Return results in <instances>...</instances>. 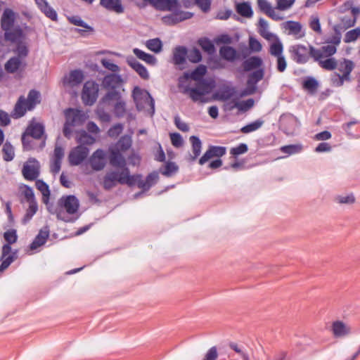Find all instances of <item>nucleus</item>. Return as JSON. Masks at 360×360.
Listing matches in <instances>:
<instances>
[{"instance_id": "obj_15", "label": "nucleus", "mask_w": 360, "mask_h": 360, "mask_svg": "<svg viewBox=\"0 0 360 360\" xmlns=\"http://www.w3.org/2000/svg\"><path fill=\"white\" fill-rule=\"evenodd\" d=\"M123 82V79L120 75L108 73L103 77L102 86L108 90H112L120 87Z\"/></svg>"}, {"instance_id": "obj_13", "label": "nucleus", "mask_w": 360, "mask_h": 360, "mask_svg": "<svg viewBox=\"0 0 360 360\" xmlns=\"http://www.w3.org/2000/svg\"><path fill=\"white\" fill-rule=\"evenodd\" d=\"M89 148L85 146L75 147L69 154V162L71 165H80L88 156Z\"/></svg>"}, {"instance_id": "obj_34", "label": "nucleus", "mask_w": 360, "mask_h": 360, "mask_svg": "<svg viewBox=\"0 0 360 360\" xmlns=\"http://www.w3.org/2000/svg\"><path fill=\"white\" fill-rule=\"evenodd\" d=\"M96 139L91 134H88L85 130H80L76 132V141L78 146H87L92 145Z\"/></svg>"}, {"instance_id": "obj_3", "label": "nucleus", "mask_w": 360, "mask_h": 360, "mask_svg": "<svg viewBox=\"0 0 360 360\" xmlns=\"http://www.w3.org/2000/svg\"><path fill=\"white\" fill-rule=\"evenodd\" d=\"M131 96L139 112H155V100L148 91L136 86Z\"/></svg>"}, {"instance_id": "obj_37", "label": "nucleus", "mask_w": 360, "mask_h": 360, "mask_svg": "<svg viewBox=\"0 0 360 360\" xmlns=\"http://www.w3.org/2000/svg\"><path fill=\"white\" fill-rule=\"evenodd\" d=\"M236 12L244 18H252L253 16V10L249 1L237 3L236 5Z\"/></svg>"}, {"instance_id": "obj_26", "label": "nucleus", "mask_w": 360, "mask_h": 360, "mask_svg": "<svg viewBox=\"0 0 360 360\" xmlns=\"http://www.w3.org/2000/svg\"><path fill=\"white\" fill-rule=\"evenodd\" d=\"M15 23V13L10 8L4 10L1 19V27L3 30H11Z\"/></svg>"}, {"instance_id": "obj_40", "label": "nucleus", "mask_w": 360, "mask_h": 360, "mask_svg": "<svg viewBox=\"0 0 360 360\" xmlns=\"http://www.w3.org/2000/svg\"><path fill=\"white\" fill-rule=\"evenodd\" d=\"M198 44L209 55H212L216 51L214 42L207 37L200 38L198 40Z\"/></svg>"}, {"instance_id": "obj_14", "label": "nucleus", "mask_w": 360, "mask_h": 360, "mask_svg": "<svg viewBox=\"0 0 360 360\" xmlns=\"http://www.w3.org/2000/svg\"><path fill=\"white\" fill-rule=\"evenodd\" d=\"M207 73V66L205 65H199L191 72H185L183 76L180 77L179 81L180 83L187 81L188 79H193L196 82H199L201 79H204L203 77Z\"/></svg>"}, {"instance_id": "obj_55", "label": "nucleus", "mask_w": 360, "mask_h": 360, "mask_svg": "<svg viewBox=\"0 0 360 360\" xmlns=\"http://www.w3.org/2000/svg\"><path fill=\"white\" fill-rule=\"evenodd\" d=\"M280 150L288 155H291L300 153L302 150V146L301 144H290L281 147Z\"/></svg>"}, {"instance_id": "obj_51", "label": "nucleus", "mask_w": 360, "mask_h": 360, "mask_svg": "<svg viewBox=\"0 0 360 360\" xmlns=\"http://www.w3.org/2000/svg\"><path fill=\"white\" fill-rule=\"evenodd\" d=\"M35 185L37 188L41 191L42 194V199L46 198V201L48 202V199L51 195V191L49 185L42 179H37Z\"/></svg>"}, {"instance_id": "obj_19", "label": "nucleus", "mask_w": 360, "mask_h": 360, "mask_svg": "<svg viewBox=\"0 0 360 360\" xmlns=\"http://www.w3.org/2000/svg\"><path fill=\"white\" fill-rule=\"evenodd\" d=\"M354 64L352 60L349 59H344L343 63L339 65L338 70L342 72V75H338L339 77L338 85L343 84L344 79L349 80L350 73L353 70Z\"/></svg>"}, {"instance_id": "obj_49", "label": "nucleus", "mask_w": 360, "mask_h": 360, "mask_svg": "<svg viewBox=\"0 0 360 360\" xmlns=\"http://www.w3.org/2000/svg\"><path fill=\"white\" fill-rule=\"evenodd\" d=\"M273 39H275V41L273 42L270 46V53L276 57L283 55V46L282 42L280 41L279 38L276 34L275 37H273Z\"/></svg>"}, {"instance_id": "obj_39", "label": "nucleus", "mask_w": 360, "mask_h": 360, "mask_svg": "<svg viewBox=\"0 0 360 360\" xmlns=\"http://www.w3.org/2000/svg\"><path fill=\"white\" fill-rule=\"evenodd\" d=\"M27 134L35 139H40L44 134V127L40 123H31L27 129Z\"/></svg>"}, {"instance_id": "obj_50", "label": "nucleus", "mask_w": 360, "mask_h": 360, "mask_svg": "<svg viewBox=\"0 0 360 360\" xmlns=\"http://www.w3.org/2000/svg\"><path fill=\"white\" fill-rule=\"evenodd\" d=\"M21 64V60L18 57L11 58L5 64V70L8 73H15Z\"/></svg>"}, {"instance_id": "obj_16", "label": "nucleus", "mask_w": 360, "mask_h": 360, "mask_svg": "<svg viewBox=\"0 0 360 360\" xmlns=\"http://www.w3.org/2000/svg\"><path fill=\"white\" fill-rule=\"evenodd\" d=\"M42 201L46 205L48 212L50 214H56L58 220L65 222H74L77 219V218H71L65 216L63 210L61 209L59 205H55L53 202H50L49 198L48 199V202L46 201V198L42 199Z\"/></svg>"}, {"instance_id": "obj_56", "label": "nucleus", "mask_w": 360, "mask_h": 360, "mask_svg": "<svg viewBox=\"0 0 360 360\" xmlns=\"http://www.w3.org/2000/svg\"><path fill=\"white\" fill-rule=\"evenodd\" d=\"M285 28L289 30V34H297L302 28V25L300 22L288 20L285 22Z\"/></svg>"}, {"instance_id": "obj_47", "label": "nucleus", "mask_w": 360, "mask_h": 360, "mask_svg": "<svg viewBox=\"0 0 360 360\" xmlns=\"http://www.w3.org/2000/svg\"><path fill=\"white\" fill-rule=\"evenodd\" d=\"M178 171L179 166L174 162L172 161L167 162L163 169L162 168L160 169V172L167 177L172 176Z\"/></svg>"}, {"instance_id": "obj_27", "label": "nucleus", "mask_w": 360, "mask_h": 360, "mask_svg": "<svg viewBox=\"0 0 360 360\" xmlns=\"http://www.w3.org/2000/svg\"><path fill=\"white\" fill-rule=\"evenodd\" d=\"M153 5L159 10L172 12L181 7L179 0H155Z\"/></svg>"}, {"instance_id": "obj_61", "label": "nucleus", "mask_w": 360, "mask_h": 360, "mask_svg": "<svg viewBox=\"0 0 360 360\" xmlns=\"http://www.w3.org/2000/svg\"><path fill=\"white\" fill-rule=\"evenodd\" d=\"M308 56L309 58H312L314 61L319 62L321 61L323 57L322 50L316 49L312 45H309L308 46Z\"/></svg>"}, {"instance_id": "obj_18", "label": "nucleus", "mask_w": 360, "mask_h": 360, "mask_svg": "<svg viewBox=\"0 0 360 360\" xmlns=\"http://www.w3.org/2000/svg\"><path fill=\"white\" fill-rule=\"evenodd\" d=\"M263 65V60L258 56H250L244 60L241 64L244 72H252L259 68H262Z\"/></svg>"}, {"instance_id": "obj_41", "label": "nucleus", "mask_w": 360, "mask_h": 360, "mask_svg": "<svg viewBox=\"0 0 360 360\" xmlns=\"http://www.w3.org/2000/svg\"><path fill=\"white\" fill-rule=\"evenodd\" d=\"M191 146L193 155L191 156V160H195L200 155L202 149V141L197 136H191L189 139Z\"/></svg>"}, {"instance_id": "obj_1", "label": "nucleus", "mask_w": 360, "mask_h": 360, "mask_svg": "<svg viewBox=\"0 0 360 360\" xmlns=\"http://www.w3.org/2000/svg\"><path fill=\"white\" fill-rule=\"evenodd\" d=\"M4 238L6 241L2 247L1 256V263L0 264V272L6 270L17 258L18 250L12 252L11 245L16 243L18 240L17 231L15 229H11L4 233Z\"/></svg>"}, {"instance_id": "obj_32", "label": "nucleus", "mask_w": 360, "mask_h": 360, "mask_svg": "<svg viewBox=\"0 0 360 360\" xmlns=\"http://www.w3.org/2000/svg\"><path fill=\"white\" fill-rule=\"evenodd\" d=\"M158 179V172L154 171L146 176V181L141 178V180L139 181V188H142L143 191H147L157 183Z\"/></svg>"}, {"instance_id": "obj_2", "label": "nucleus", "mask_w": 360, "mask_h": 360, "mask_svg": "<svg viewBox=\"0 0 360 360\" xmlns=\"http://www.w3.org/2000/svg\"><path fill=\"white\" fill-rule=\"evenodd\" d=\"M103 107H112L113 112H127L126 103L121 92L117 89L108 90L101 98L98 108L94 112H105Z\"/></svg>"}, {"instance_id": "obj_29", "label": "nucleus", "mask_w": 360, "mask_h": 360, "mask_svg": "<svg viewBox=\"0 0 360 360\" xmlns=\"http://www.w3.org/2000/svg\"><path fill=\"white\" fill-rule=\"evenodd\" d=\"M257 6L261 12L265 13L274 20L282 19V17L276 14L274 8L267 0H257Z\"/></svg>"}, {"instance_id": "obj_28", "label": "nucleus", "mask_w": 360, "mask_h": 360, "mask_svg": "<svg viewBox=\"0 0 360 360\" xmlns=\"http://www.w3.org/2000/svg\"><path fill=\"white\" fill-rule=\"evenodd\" d=\"M109 163L113 167L124 166L126 159L117 148H110L109 150Z\"/></svg>"}, {"instance_id": "obj_35", "label": "nucleus", "mask_w": 360, "mask_h": 360, "mask_svg": "<svg viewBox=\"0 0 360 360\" xmlns=\"http://www.w3.org/2000/svg\"><path fill=\"white\" fill-rule=\"evenodd\" d=\"M4 39L6 41L11 42L20 41V39L23 37V31L22 28L18 25L12 30H4Z\"/></svg>"}, {"instance_id": "obj_60", "label": "nucleus", "mask_w": 360, "mask_h": 360, "mask_svg": "<svg viewBox=\"0 0 360 360\" xmlns=\"http://www.w3.org/2000/svg\"><path fill=\"white\" fill-rule=\"evenodd\" d=\"M248 150V145L245 143H240L237 146L231 148L230 150V153L234 158H237L238 155L247 153Z\"/></svg>"}, {"instance_id": "obj_58", "label": "nucleus", "mask_w": 360, "mask_h": 360, "mask_svg": "<svg viewBox=\"0 0 360 360\" xmlns=\"http://www.w3.org/2000/svg\"><path fill=\"white\" fill-rule=\"evenodd\" d=\"M360 37V27H356L355 29L351 30L348 31L344 38V41L345 43H350L356 41Z\"/></svg>"}, {"instance_id": "obj_6", "label": "nucleus", "mask_w": 360, "mask_h": 360, "mask_svg": "<svg viewBox=\"0 0 360 360\" xmlns=\"http://www.w3.org/2000/svg\"><path fill=\"white\" fill-rule=\"evenodd\" d=\"M99 85L93 80L86 81L83 86L81 98L85 105H93L98 97Z\"/></svg>"}, {"instance_id": "obj_9", "label": "nucleus", "mask_w": 360, "mask_h": 360, "mask_svg": "<svg viewBox=\"0 0 360 360\" xmlns=\"http://www.w3.org/2000/svg\"><path fill=\"white\" fill-rule=\"evenodd\" d=\"M65 122L63 126V134L65 137H70L72 134L71 127L83 122L89 117V114H64Z\"/></svg>"}, {"instance_id": "obj_31", "label": "nucleus", "mask_w": 360, "mask_h": 360, "mask_svg": "<svg viewBox=\"0 0 360 360\" xmlns=\"http://www.w3.org/2000/svg\"><path fill=\"white\" fill-rule=\"evenodd\" d=\"M319 86V81L312 76L305 77L302 82V89L311 95L316 94Z\"/></svg>"}, {"instance_id": "obj_38", "label": "nucleus", "mask_w": 360, "mask_h": 360, "mask_svg": "<svg viewBox=\"0 0 360 360\" xmlns=\"http://www.w3.org/2000/svg\"><path fill=\"white\" fill-rule=\"evenodd\" d=\"M22 173L24 178L27 181H34L39 175V169L28 164L23 165Z\"/></svg>"}, {"instance_id": "obj_30", "label": "nucleus", "mask_w": 360, "mask_h": 360, "mask_svg": "<svg viewBox=\"0 0 360 360\" xmlns=\"http://www.w3.org/2000/svg\"><path fill=\"white\" fill-rule=\"evenodd\" d=\"M332 332L335 338H342L351 333L350 328L341 321H335L332 323Z\"/></svg>"}, {"instance_id": "obj_20", "label": "nucleus", "mask_w": 360, "mask_h": 360, "mask_svg": "<svg viewBox=\"0 0 360 360\" xmlns=\"http://www.w3.org/2000/svg\"><path fill=\"white\" fill-rule=\"evenodd\" d=\"M127 62L141 79L145 80H148L149 79L150 75L147 68L135 58L131 56L127 59Z\"/></svg>"}, {"instance_id": "obj_22", "label": "nucleus", "mask_w": 360, "mask_h": 360, "mask_svg": "<svg viewBox=\"0 0 360 360\" xmlns=\"http://www.w3.org/2000/svg\"><path fill=\"white\" fill-rule=\"evenodd\" d=\"M220 57L229 62L240 59V53L233 46H223L219 49Z\"/></svg>"}, {"instance_id": "obj_4", "label": "nucleus", "mask_w": 360, "mask_h": 360, "mask_svg": "<svg viewBox=\"0 0 360 360\" xmlns=\"http://www.w3.org/2000/svg\"><path fill=\"white\" fill-rule=\"evenodd\" d=\"M41 94L36 89H31L27 94V98L20 96L18 98L12 112H26L32 111L35 106L41 103Z\"/></svg>"}, {"instance_id": "obj_10", "label": "nucleus", "mask_w": 360, "mask_h": 360, "mask_svg": "<svg viewBox=\"0 0 360 360\" xmlns=\"http://www.w3.org/2000/svg\"><path fill=\"white\" fill-rule=\"evenodd\" d=\"M292 59L298 64H305L309 60L308 47L303 44L291 46L289 49Z\"/></svg>"}, {"instance_id": "obj_62", "label": "nucleus", "mask_w": 360, "mask_h": 360, "mask_svg": "<svg viewBox=\"0 0 360 360\" xmlns=\"http://www.w3.org/2000/svg\"><path fill=\"white\" fill-rule=\"evenodd\" d=\"M319 65L327 70H333L337 67V61L334 58H328L324 60L319 61Z\"/></svg>"}, {"instance_id": "obj_59", "label": "nucleus", "mask_w": 360, "mask_h": 360, "mask_svg": "<svg viewBox=\"0 0 360 360\" xmlns=\"http://www.w3.org/2000/svg\"><path fill=\"white\" fill-rule=\"evenodd\" d=\"M69 21L74 25L85 28L88 31H93V27L84 22L80 17L73 15L69 18Z\"/></svg>"}, {"instance_id": "obj_17", "label": "nucleus", "mask_w": 360, "mask_h": 360, "mask_svg": "<svg viewBox=\"0 0 360 360\" xmlns=\"http://www.w3.org/2000/svg\"><path fill=\"white\" fill-rule=\"evenodd\" d=\"M105 158V154L104 151L101 148L97 149L89 158V162L91 168L94 171L102 170L106 164Z\"/></svg>"}, {"instance_id": "obj_57", "label": "nucleus", "mask_w": 360, "mask_h": 360, "mask_svg": "<svg viewBox=\"0 0 360 360\" xmlns=\"http://www.w3.org/2000/svg\"><path fill=\"white\" fill-rule=\"evenodd\" d=\"M25 114H0V125L6 127L11 124V117L14 119H18L23 117Z\"/></svg>"}, {"instance_id": "obj_8", "label": "nucleus", "mask_w": 360, "mask_h": 360, "mask_svg": "<svg viewBox=\"0 0 360 360\" xmlns=\"http://www.w3.org/2000/svg\"><path fill=\"white\" fill-rule=\"evenodd\" d=\"M279 122L283 132L288 135L294 134L300 126L299 120L294 114H281Z\"/></svg>"}, {"instance_id": "obj_48", "label": "nucleus", "mask_w": 360, "mask_h": 360, "mask_svg": "<svg viewBox=\"0 0 360 360\" xmlns=\"http://www.w3.org/2000/svg\"><path fill=\"white\" fill-rule=\"evenodd\" d=\"M142 175L141 174H130L125 178H119L118 182L120 184H127L129 186H133L135 184L139 186V181L141 180Z\"/></svg>"}, {"instance_id": "obj_52", "label": "nucleus", "mask_w": 360, "mask_h": 360, "mask_svg": "<svg viewBox=\"0 0 360 360\" xmlns=\"http://www.w3.org/2000/svg\"><path fill=\"white\" fill-rule=\"evenodd\" d=\"M187 59L191 63H198L202 59V53L200 49L196 47H193L189 51L188 50Z\"/></svg>"}, {"instance_id": "obj_25", "label": "nucleus", "mask_w": 360, "mask_h": 360, "mask_svg": "<svg viewBox=\"0 0 360 360\" xmlns=\"http://www.w3.org/2000/svg\"><path fill=\"white\" fill-rule=\"evenodd\" d=\"M234 94L232 87L228 85H223L218 88L213 94V98L217 101H226L229 100Z\"/></svg>"}, {"instance_id": "obj_7", "label": "nucleus", "mask_w": 360, "mask_h": 360, "mask_svg": "<svg viewBox=\"0 0 360 360\" xmlns=\"http://www.w3.org/2000/svg\"><path fill=\"white\" fill-rule=\"evenodd\" d=\"M117 168L120 169V172L111 171L108 172L103 179V187L105 191H109L113 187L116 186L119 178H125L130 175L129 169L127 167V161L124 162V166H119Z\"/></svg>"}, {"instance_id": "obj_46", "label": "nucleus", "mask_w": 360, "mask_h": 360, "mask_svg": "<svg viewBox=\"0 0 360 360\" xmlns=\"http://www.w3.org/2000/svg\"><path fill=\"white\" fill-rule=\"evenodd\" d=\"M146 45L149 50L155 53H160L163 46L161 39L158 37L147 40Z\"/></svg>"}, {"instance_id": "obj_43", "label": "nucleus", "mask_w": 360, "mask_h": 360, "mask_svg": "<svg viewBox=\"0 0 360 360\" xmlns=\"http://www.w3.org/2000/svg\"><path fill=\"white\" fill-rule=\"evenodd\" d=\"M259 32L262 37H263L266 40H271L273 37H275V34L269 32L267 31L269 28V25L267 21L263 18H260L259 19Z\"/></svg>"}, {"instance_id": "obj_23", "label": "nucleus", "mask_w": 360, "mask_h": 360, "mask_svg": "<svg viewBox=\"0 0 360 360\" xmlns=\"http://www.w3.org/2000/svg\"><path fill=\"white\" fill-rule=\"evenodd\" d=\"M188 49L185 46H177L173 49L172 63L176 65L186 64Z\"/></svg>"}, {"instance_id": "obj_24", "label": "nucleus", "mask_w": 360, "mask_h": 360, "mask_svg": "<svg viewBox=\"0 0 360 360\" xmlns=\"http://www.w3.org/2000/svg\"><path fill=\"white\" fill-rule=\"evenodd\" d=\"M49 233L50 232L48 226H45L44 229H40L38 234L30 243L29 246L30 249L34 250L45 244L48 238L49 237Z\"/></svg>"}, {"instance_id": "obj_5", "label": "nucleus", "mask_w": 360, "mask_h": 360, "mask_svg": "<svg viewBox=\"0 0 360 360\" xmlns=\"http://www.w3.org/2000/svg\"><path fill=\"white\" fill-rule=\"evenodd\" d=\"M216 86L213 79H201L195 84V87H187L186 91L189 92L191 98L195 101H202L203 96L210 94Z\"/></svg>"}, {"instance_id": "obj_63", "label": "nucleus", "mask_w": 360, "mask_h": 360, "mask_svg": "<svg viewBox=\"0 0 360 360\" xmlns=\"http://www.w3.org/2000/svg\"><path fill=\"white\" fill-rule=\"evenodd\" d=\"M131 146V138L129 136H124L118 141L116 148L120 149V151H125L128 150Z\"/></svg>"}, {"instance_id": "obj_44", "label": "nucleus", "mask_w": 360, "mask_h": 360, "mask_svg": "<svg viewBox=\"0 0 360 360\" xmlns=\"http://www.w3.org/2000/svg\"><path fill=\"white\" fill-rule=\"evenodd\" d=\"M264 122V121L262 118H259V119L243 126L240 129V131L243 134L251 133V132L255 131L257 130L258 129H259L263 125Z\"/></svg>"}, {"instance_id": "obj_54", "label": "nucleus", "mask_w": 360, "mask_h": 360, "mask_svg": "<svg viewBox=\"0 0 360 360\" xmlns=\"http://www.w3.org/2000/svg\"><path fill=\"white\" fill-rule=\"evenodd\" d=\"M254 103L255 100L252 98L244 101H239L238 99V102H235L233 106H237L239 111L245 112L250 110L254 105Z\"/></svg>"}, {"instance_id": "obj_53", "label": "nucleus", "mask_w": 360, "mask_h": 360, "mask_svg": "<svg viewBox=\"0 0 360 360\" xmlns=\"http://www.w3.org/2000/svg\"><path fill=\"white\" fill-rule=\"evenodd\" d=\"M38 210L37 202L30 203L29 207L27 209L24 217L22 219V224H27L36 214Z\"/></svg>"}, {"instance_id": "obj_42", "label": "nucleus", "mask_w": 360, "mask_h": 360, "mask_svg": "<svg viewBox=\"0 0 360 360\" xmlns=\"http://www.w3.org/2000/svg\"><path fill=\"white\" fill-rule=\"evenodd\" d=\"M264 73L265 71L264 68L252 71L248 76L247 82L255 85V86H257V83L263 79Z\"/></svg>"}, {"instance_id": "obj_33", "label": "nucleus", "mask_w": 360, "mask_h": 360, "mask_svg": "<svg viewBox=\"0 0 360 360\" xmlns=\"http://www.w3.org/2000/svg\"><path fill=\"white\" fill-rule=\"evenodd\" d=\"M100 4L107 10L117 13H122L124 11L121 0H101Z\"/></svg>"}, {"instance_id": "obj_45", "label": "nucleus", "mask_w": 360, "mask_h": 360, "mask_svg": "<svg viewBox=\"0 0 360 360\" xmlns=\"http://www.w3.org/2000/svg\"><path fill=\"white\" fill-rule=\"evenodd\" d=\"M3 159L6 162H10L15 157L14 148L11 142L6 141L2 148Z\"/></svg>"}, {"instance_id": "obj_36", "label": "nucleus", "mask_w": 360, "mask_h": 360, "mask_svg": "<svg viewBox=\"0 0 360 360\" xmlns=\"http://www.w3.org/2000/svg\"><path fill=\"white\" fill-rule=\"evenodd\" d=\"M133 53L139 59L146 62L148 65H155L158 63V60L155 56L146 53L139 48H134Z\"/></svg>"}, {"instance_id": "obj_64", "label": "nucleus", "mask_w": 360, "mask_h": 360, "mask_svg": "<svg viewBox=\"0 0 360 360\" xmlns=\"http://www.w3.org/2000/svg\"><path fill=\"white\" fill-rule=\"evenodd\" d=\"M174 15L176 16L178 19H176V21L182 22L184 20L191 18L193 16V13L189 11H183L180 10V8H178L174 11Z\"/></svg>"}, {"instance_id": "obj_12", "label": "nucleus", "mask_w": 360, "mask_h": 360, "mask_svg": "<svg viewBox=\"0 0 360 360\" xmlns=\"http://www.w3.org/2000/svg\"><path fill=\"white\" fill-rule=\"evenodd\" d=\"M84 79V75L82 70L75 69L71 70L69 74H65L62 79L64 87H75L80 84Z\"/></svg>"}, {"instance_id": "obj_11", "label": "nucleus", "mask_w": 360, "mask_h": 360, "mask_svg": "<svg viewBox=\"0 0 360 360\" xmlns=\"http://www.w3.org/2000/svg\"><path fill=\"white\" fill-rule=\"evenodd\" d=\"M58 205L62 210L65 209L69 214L77 212L79 207V202L74 195H63L58 200Z\"/></svg>"}, {"instance_id": "obj_21", "label": "nucleus", "mask_w": 360, "mask_h": 360, "mask_svg": "<svg viewBox=\"0 0 360 360\" xmlns=\"http://www.w3.org/2000/svg\"><path fill=\"white\" fill-rule=\"evenodd\" d=\"M38 8L43 13L46 17L50 18L53 21L58 20V14L48 3L46 0H34Z\"/></svg>"}]
</instances>
